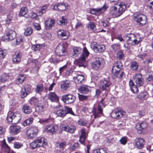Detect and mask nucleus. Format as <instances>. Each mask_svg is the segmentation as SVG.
<instances>
[{
	"instance_id": "obj_19",
	"label": "nucleus",
	"mask_w": 153,
	"mask_h": 153,
	"mask_svg": "<svg viewBox=\"0 0 153 153\" xmlns=\"http://www.w3.org/2000/svg\"><path fill=\"white\" fill-rule=\"evenodd\" d=\"M145 140L142 138H137L135 140L136 147L138 149H141L144 147Z\"/></svg>"
},
{
	"instance_id": "obj_21",
	"label": "nucleus",
	"mask_w": 153,
	"mask_h": 153,
	"mask_svg": "<svg viewBox=\"0 0 153 153\" xmlns=\"http://www.w3.org/2000/svg\"><path fill=\"white\" fill-rule=\"evenodd\" d=\"M55 24V20L53 19H48L45 21V28L47 29H51Z\"/></svg>"
},
{
	"instance_id": "obj_63",
	"label": "nucleus",
	"mask_w": 153,
	"mask_h": 153,
	"mask_svg": "<svg viewBox=\"0 0 153 153\" xmlns=\"http://www.w3.org/2000/svg\"><path fill=\"white\" fill-rule=\"evenodd\" d=\"M91 67L93 69L95 70H98L100 68L94 62H93L92 63L91 65Z\"/></svg>"
},
{
	"instance_id": "obj_13",
	"label": "nucleus",
	"mask_w": 153,
	"mask_h": 153,
	"mask_svg": "<svg viewBox=\"0 0 153 153\" xmlns=\"http://www.w3.org/2000/svg\"><path fill=\"white\" fill-rule=\"evenodd\" d=\"M134 80L137 85L139 86H142L144 84V79L142 78L141 74H135L133 77Z\"/></svg>"
},
{
	"instance_id": "obj_17",
	"label": "nucleus",
	"mask_w": 153,
	"mask_h": 153,
	"mask_svg": "<svg viewBox=\"0 0 153 153\" xmlns=\"http://www.w3.org/2000/svg\"><path fill=\"white\" fill-rule=\"evenodd\" d=\"M66 4L63 2L58 3L54 5L53 7V9L57 11L64 10L66 9Z\"/></svg>"
},
{
	"instance_id": "obj_41",
	"label": "nucleus",
	"mask_w": 153,
	"mask_h": 153,
	"mask_svg": "<svg viewBox=\"0 0 153 153\" xmlns=\"http://www.w3.org/2000/svg\"><path fill=\"white\" fill-rule=\"evenodd\" d=\"M33 33L32 28L31 27H28L25 30L24 34L26 36H30Z\"/></svg>"
},
{
	"instance_id": "obj_25",
	"label": "nucleus",
	"mask_w": 153,
	"mask_h": 153,
	"mask_svg": "<svg viewBox=\"0 0 153 153\" xmlns=\"http://www.w3.org/2000/svg\"><path fill=\"white\" fill-rule=\"evenodd\" d=\"M62 129L70 133H73L74 132L76 128L74 126L70 125V126H66L63 127Z\"/></svg>"
},
{
	"instance_id": "obj_45",
	"label": "nucleus",
	"mask_w": 153,
	"mask_h": 153,
	"mask_svg": "<svg viewBox=\"0 0 153 153\" xmlns=\"http://www.w3.org/2000/svg\"><path fill=\"white\" fill-rule=\"evenodd\" d=\"M28 12L27 9L25 7H23L21 8L20 11L19 15L22 16H24Z\"/></svg>"
},
{
	"instance_id": "obj_59",
	"label": "nucleus",
	"mask_w": 153,
	"mask_h": 153,
	"mask_svg": "<svg viewBox=\"0 0 153 153\" xmlns=\"http://www.w3.org/2000/svg\"><path fill=\"white\" fill-rule=\"evenodd\" d=\"M79 48L77 47H74L73 48V51L74 53V55L76 56L79 54L80 53V51L79 50Z\"/></svg>"
},
{
	"instance_id": "obj_33",
	"label": "nucleus",
	"mask_w": 153,
	"mask_h": 153,
	"mask_svg": "<svg viewBox=\"0 0 153 153\" xmlns=\"http://www.w3.org/2000/svg\"><path fill=\"white\" fill-rule=\"evenodd\" d=\"M45 131L49 133H53L55 132L54 126L52 125L46 126L45 127Z\"/></svg>"
},
{
	"instance_id": "obj_27",
	"label": "nucleus",
	"mask_w": 153,
	"mask_h": 153,
	"mask_svg": "<svg viewBox=\"0 0 153 153\" xmlns=\"http://www.w3.org/2000/svg\"><path fill=\"white\" fill-rule=\"evenodd\" d=\"M74 79L75 83L79 84L81 83L82 81L84 79V76L83 75L79 74H77L76 77H74Z\"/></svg>"
},
{
	"instance_id": "obj_8",
	"label": "nucleus",
	"mask_w": 153,
	"mask_h": 153,
	"mask_svg": "<svg viewBox=\"0 0 153 153\" xmlns=\"http://www.w3.org/2000/svg\"><path fill=\"white\" fill-rule=\"evenodd\" d=\"M16 36V32L11 30L7 33L5 35L2 36V39L3 41H12Z\"/></svg>"
},
{
	"instance_id": "obj_7",
	"label": "nucleus",
	"mask_w": 153,
	"mask_h": 153,
	"mask_svg": "<svg viewBox=\"0 0 153 153\" xmlns=\"http://www.w3.org/2000/svg\"><path fill=\"white\" fill-rule=\"evenodd\" d=\"M75 96L71 94L63 95L62 97V100L66 104H70L74 102L76 100Z\"/></svg>"
},
{
	"instance_id": "obj_39",
	"label": "nucleus",
	"mask_w": 153,
	"mask_h": 153,
	"mask_svg": "<svg viewBox=\"0 0 153 153\" xmlns=\"http://www.w3.org/2000/svg\"><path fill=\"white\" fill-rule=\"evenodd\" d=\"M135 35L133 34H127L126 36V38L128 44H129L130 42H131L133 39L135 38Z\"/></svg>"
},
{
	"instance_id": "obj_14",
	"label": "nucleus",
	"mask_w": 153,
	"mask_h": 153,
	"mask_svg": "<svg viewBox=\"0 0 153 153\" xmlns=\"http://www.w3.org/2000/svg\"><path fill=\"white\" fill-rule=\"evenodd\" d=\"M92 113L95 118L99 117L103 114V110L100 105H98L97 108L93 107Z\"/></svg>"
},
{
	"instance_id": "obj_57",
	"label": "nucleus",
	"mask_w": 153,
	"mask_h": 153,
	"mask_svg": "<svg viewBox=\"0 0 153 153\" xmlns=\"http://www.w3.org/2000/svg\"><path fill=\"white\" fill-rule=\"evenodd\" d=\"M7 9L6 8L0 6V13L3 15H4L6 13Z\"/></svg>"
},
{
	"instance_id": "obj_42",
	"label": "nucleus",
	"mask_w": 153,
	"mask_h": 153,
	"mask_svg": "<svg viewBox=\"0 0 153 153\" xmlns=\"http://www.w3.org/2000/svg\"><path fill=\"white\" fill-rule=\"evenodd\" d=\"M33 121V118L32 117H30L25 120L22 124L24 126H26L30 125L32 123Z\"/></svg>"
},
{
	"instance_id": "obj_6",
	"label": "nucleus",
	"mask_w": 153,
	"mask_h": 153,
	"mask_svg": "<svg viewBox=\"0 0 153 153\" xmlns=\"http://www.w3.org/2000/svg\"><path fill=\"white\" fill-rule=\"evenodd\" d=\"M111 83L108 79H103L100 82V86L103 91H105V93L107 94L110 89V86Z\"/></svg>"
},
{
	"instance_id": "obj_1",
	"label": "nucleus",
	"mask_w": 153,
	"mask_h": 153,
	"mask_svg": "<svg viewBox=\"0 0 153 153\" xmlns=\"http://www.w3.org/2000/svg\"><path fill=\"white\" fill-rule=\"evenodd\" d=\"M122 65L120 61H117L114 64L112 68V77L113 79H115L117 77L120 79H122L123 76H125L123 72H120L122 68Z\"/></svg>"
},
{
	"instance_id": "obj_46",
	"label": "nucleus",
	"mask_w": 153,
	"mask_h": 153,
	"mask_svg": "<svg viewBox=\"0 0 153 153\" xmlns=\"http://www.w3.org/2000/svg\"><path fill=\"white\" fill-rule=\"evenodd\" d=\"M23 89L25 91L29 93L31 90V86L29 84H25L24 86Z\"/></svg>"
},
{
	"instance_id": "obj_4",
	"label": "nucleus",
	"mask_w": 153,
	"mask_h": 153,
	"mask_svg": "<svg viewBox=\"0 0 153 153\" xmlns=\"http://www.w3.org/2000/svg\"><path fill=\"white\" fill-rule=\"evenodd\" d=\"M21 119L19 114L14 113L11 111L8 112L7 117V120L9 123H16L19 122Z\"/></svg>"
},
{
	"instance_id": "obj_47",
	"label": "nucleus",
	"mask_w": 153,
	"mask_h": 153,
	"mask_svg": "<svg viewBox=\"0 0 153 153\" xmlns=\"http://www.w3.org/2000/svg\"><path fill=\"white\" fill-rule=\"evenodd\" d=\"M78 94L79 100L80 101L86 100L88 99V96L80 94L79 93Z\"/></svg>"
},
{
	"instance_id": "obj_29",
	"label": "nucleus",
	"mask_w": 153,
	"mask_h": 153,
	"mask_svg": "<svg viewBox=\"0 0 153 153\" xmlns=\"http://www.w3.org/2000/svg\"><path fill=\"white\" fill-rule=\"evenodd\" d=\"M69 81L68 80L63 81L60 85L61 88L62 90H66L69 87Z\"/></svg>"
},
{
	"instance_id": "obj_64",
	"label": "nucleus",
	"mask_w": 153,
	"mask_h": 153,
	"mask_svg": "<svg viewBox=\"0 0 153 153\" xmlns=\"http://www.w3.org/2000/svg\"><path fill=\"white\" fill-rule=\"evenodd\" d=\"M147 7L151 9H153V0H150L149 3L147 5Z\"/></svg>"
},
{
	"instance_id": "obj_16",
	"label": "nucleus",
	"mask_w": 153,
	"mask_h": 153,
	"mask_svg": "<svg viewBox=\"0 0 153 153\" xmlns=\"http://www.w3.org/2000/svg\"><path fill=\"white\" fill-rule=\"evenodd\" d=\"M125 114V111H113L111 113V116L114 118L119 119L122 117Z\"/></svg>"
},
{
	"instance_id": "obj_24",
	"label": "nucleus",
	"mask_w": 153,
	"mask_h": 153,
	"mask_svg": "<svg viewBox=\"0 0 153 153\" xmlns=\"http://www.w3.org/2000/svg\"><path fill=\"white\" fill-rule=\"evenodd\" d=\"M10 130L12 134H16L21 131V127L18 125H13L10 126Z\"/></svg>"
},
{
	"instance_id": "obj_5",
	"label": "nucleus",
	"mask_w": 153,
	"mask_h": 153,
	"mask_svg": "<svg viewBox=\"0 0 153 153\" xmlns=\"http://www.w3.org/2000/svg\"><path fill=\"white\" fill-rule=\"evenodd\" d=\"M133 19L138 25L141 27L144 26L146 24L147 18L145 15L137 13L134 14Z\"/></svg>"
},
{
	"instance_id": "obj_12",
	"label": "nucleus",
	"mask_w": 153,
	"mask_h": 153,
	"mask_svg": "<svg viewBox=\"0 0 153 153\" xmlns=\"http://www.w3.org/2000/svg\"><path fill=\"white\" fill-rule=\"evenodd\" d=\"M38 133V130L36 127L30 128L27 131V135L29 138L32 139L36 137Z\"/></svg>"
},
{
	"instance_id": "obj_23",
	"label": "nucleus",
	"mask_w": 153,
	"mask_h": 153,
	"mask_svg": "<svg viewBox=\"0 0 153 153\" xmlns=\"http://www.w3.org/2000/svg\"><path fill=\"white\" fill-rule=\"evenodd\" d=\"M48 99L52 102H57L59 100L58 96L54 92H50L48 95Z\"/></svg>"
},
{
	"instance_id": "obj_55",
	"label": "nucleus",
	"mask_w": 153,
	"mask_h": 153,
	"mask_svg": "<svg viewBox=\"0 0 153 153\" xmlns=\"http://www.w3.org/2000/svg\"><path fill=\"white\" fill-rule=\"evenodd\" d=\"M117 55V57L120 60L123 59L124 56L123 53L121 51H119Z\"/></svg>"
},
{
	"instance_id": "obj_40",
	"label": "nucleus",
	"mask_w": 153,
	"mask_h": 153,
	"mask_svg": "<svg viewBox=\"0 0 153 153\" xmlns=\"http://www.w3.org/2000/svg\"><path fill=\"white\" fill-rule=\"evenodd\" d=\"M86 27L93 31H94L96 30L95 25L93 22H90L89 23L86 25Z\"/></svg>"
},
{
	"instance_id": "obj_10",
	"label": "nucleus",
	"mask_w": 153,
	"mask_h": 153,
	"mask_svg": "<svg viewBox=\"0 0 153 153\" xmlns=\"http://www.w3.org/2000/svg\"><path fill=\"white\" fill-rule=\"evenodd\" d=\"M108 7L107 5L104 4L100 8L92 9L91 10V13L97 16L100 15L106 10Z\"/></svg>"
},
{
	"instance_id": "obj_20",
	"label": "nucleus",
	"mask_w": 153,
	"mask_h": 153,
	"mask_svg": "<svg viewBox=\"0 0 153 153\" xmlns=\"http://www.w3.org/2000/svg\"><path fill=\"white\" fill-rule=\"evenodd\" d=\"M85 61V56H82L79 59L76 60V65L79 67H83L85 68L86 66Z\"/></svg>"
},
{
	"instance_id": "obj_56",
	"label": "nucleus",
	"mask_w": 153,
	"mask_h": 153,
	"mask_svg": "<svg viewBox=\"0 0 153 153\" xmlns=\"http://www.w3.org/2000/svg\"><path fill=\"white\" fill-rule=\"evenodd\" d=\"M79 141L82 144L85 145V140L86 138V136H80L79 137Z\"/></svg>"
},
{
	"instance_id": "obj_37",
	"label": "nucleus",
	"mask_w": 153,
	"mask_h": 153,
	"mask_svg": "<svg viewBox=\"0 0 153 153\" xmlns=\"http://www.w3.org/2000/svg\"><path fill=\"white\" fill-rule=\"evenodd\" d=\"M9 78V76L7 74H2L0 77V82L4 83L6 82Z\"/></svg>"
},
{
	"instance_id": "obj_58",
	"label": "nucleus",
	"mask_w": 153,
	"mask_h": 153,
	"mask_svg": "<svg viewBox=\"0 0 153 153\" xmlns=\"http://www.w3.org/2000/svg\"><path fill=\"white\" fill-rule=\"evenodd\" d=\"M132 91L134 93H137L138 91V88L136 85H134L130 88Z\"/></svg>"
},
{
	"instance_id": "obj_32",
	"label": "nucleus",
	"mask_w": 153,
	"mask_h": 153,
	"mask_svg": "<svg viewBox=\"0 0 153 153\" xmlns=\"http://www.w3.org/2000/svg\"><path fill=\"white\" fill-rule=\"evenodd\" d=\"M137 128L140 130H144L148 126V124L146 122L143 121L141 123L137 124Z\"/></svg>"
},
{
	"instance_id": "obj_28",
	"label": "nucleus",
	"mask_w": 153,
	"mask_h": 153,
	"mask_svg": "<svg viewBox=\"0 0 153 153\" xmlns=\"http://www.w3.org/2000/svg\"><path fill=\"white\" fill-rule=\"evenodd\" d=\"M22 110L24 113L27 114H30L32 111L31 107L26 104L23 105L22 108Z\"/></svg>"
},
{
	"instance_id": "obj_60",
	"label": "nucleus",
	"mask_w": 153,
	"mask_h": 153,
	"mask_svg": "<svg viewBox=\"0 0 153 153\" xmlns=\"http://www.w3.org/2000/svg\"><path fill=\"white\" fill-rule=\"evenodd\" d=\"M49 60L51 63H55L59 61V60H58L56 59L54 56L52 57Z\"/></svg>"
},
{
	"instance_id": "obj_34",
	"label": "nucleus",
	"mask_w": 153,
	"mask_h": 153,
	"mask_svg": "<svg viewBox=\"0 0 153 153\" xmlns=\"http://www.w3.org/2000/svg\"><path fill=\"white\" fill-rule=\"evenodd\" d=\"M148 94L145 92L140 93L137 96V98L141 100H146L148 97Z\"/></svg>"
},
{
	"instance_id": "obj_18",
	"label": "nucleus",
	"mask_w": 153,
	"mask_h": 153,
	"mask_svg": "<svg viewBox=\"0 0 153 153\" xmlns=\"http://www.w3.org/2000/svg\"><path fill=\"white\" fill-rule=\"evenodd\" d=\"M22 54L20 52L16 51L13 55L12 60L14 64H17L21 60Z\"/></svg>"
},
{
	"instance_id": "obj_38",
	"label": "nucleus",
	"mask_w": 153,
	"mask_h": 153,
	"mask_svg": "<svg viewBox=\"0 0 153 153\" xmlns=\"http://www.w3.org/2000/svg\"><path fill=\"white\" fill-rule=\"evenodd\" d=\"M43 90V84H38L35 89V91L36 93H40Z\"/></svg>"
},
{
	"instance_id": "obj_35",
	"label": "nucleus",
	"mask_w": 153,
	"mask_h": 153,
	"mask_svg": "<svg viewBox=\"0 0 153 153\" xmlns=\"http://www.w3.org/2000/svg\"><path fill=\"white\" fill-rule=\"evenodd\" d=\"M66 144L67 142L65 141L58 142L56 143V146L57 148L61 149L60 151H62L66 147Z\"/></svg>"
},
{
	"instance_id": "obj_31",
	"label": "nucleus",
	"mask_w": 153,
	"mask_h": 153,
	"mask_svg": "<svg viewBox=\"0 0 153 153\" xmlns=\"http://www.w3.org/2000/svg\"><path fill=\"white\" fill-rule=\"evenodd\" d=\"M26 77L22 74H19L16 81V83L17 84H22L25 80Z\"/></svg>"
},
{
	"instance_id": "obj_49",
	"label": "nucleus",
	"mask_w": 153,
	"mask_h": 153,
	"mask_svg": "<svg viewBox=\"0 0 153 153\" xmlns=\"http://www.w3.org/2000/svg\"><path fill=\"white\" fill-rule=\"evenodd\" d=\"M7 54V51L5 50L0 48V58H4Z\"/></svg>"
},
{
	"instance_id": "obj_53",
	"label": "nucleus",
	"mask_w": 153,
	"mask_h": 153,
	"mask_svg": "<svg viewBox=\"0 0 153 153\" xmlns=\"http://www.w3.org/2000/svg\"><path fill=\"white\" fill-rule=\"evenodd\" d=\"M103 60L102 58H99L96 59V61L94 62L98 66L100 67L101 63L102 62Z\"/></svg>"
},
{
	"instance_id": "obj_48",
	"label": "nucleus",
	"mask_w": 153,
	"mask_h": 153,
	"mask_svg": "<svg viewBox=\"0 0 153 153\" xmlns=\"http://www.w3.org/2000/svg\"><path fill=\"white\" fill-rule=\"evenodd\" d=\"M38 102L37 99L35 97H32L30 100V102L31 105H36Z\"/></svg>"
},
{
	"instance_id": "obj_9",
	"label": "nucleus",
	"mask_w": 153,
	"mask_h": 153,
	"mask_svg": "<svg viewBox=\"0 0 153 153\" xmlns=\"http://www.w3.org/2000/svg\"><path fill=\"white\" fill-rule=\"evenodd\" d=\"M91 46V48L96 53L103 52L105 49V47L104 45H99L96 42H93Z\"/></svg>"
},
{
	"instance_id": "obj_44",
	"label": "nucleus",
	"mask_w": 153,
	"mask_h": 153,
	"mask_svg": "<svg viewBox=\"0 0 153 153\" xmlns=\"http://www.w3.org/2000/svg\"><path fill=\"white\" fill-rule=\"evenodd\" d=\"M120 48V44H114L112 45L111 47V50L112 51L115 52Z\"/></svg>"
},
{
	"instance_id": "obj_52",
	"label": "nucleus",
	"mask_w": 153,
	"mask_h": 153,
	"mask_svg": "<svg viewBox=\"0 0 153 153\" xmlns=\"http://www.w3.org/2000/svg\"><path fill=\"white\" fill-rule=\"evenodd\" d=\"M23 144L18 142H15L14 143V147L15 148L19 149L23 146Z\"/></svg>"
},
{
	"instance_id": "obj_3",
	"label": "nucleus",
	"mask_w": 153,
	"mask_h": 153,
	"mask_svg": "<svg viewBox=\"0 0 153 153\" xmlns=\"http://www.w3.org/2000/svg\"><path fill=\"white\" fill-rule=\"evenodd\" d=\"M47 140L44 137H39L37 139L32 142L30 146L32 149L41 147H44L47 145Z\"/></svg>"
},
{
	"instance_id": "obj_54",
	"label": "nucleus",
	"mask_w": 153,
	"mask_h": 153,
	"mask_svg": "<svg viewBox=\"0 0 153 153\" xmlns=\"http://www.w3.org/2000/svg\"><path fill=\"white\" fill-rule=\"evenodd\" d=\"M29 93L27 92V91H24L23 88H22L20 96L21 98H24L26 97Z\"/></svg>"
},
{
	"instance_id": "obj_22",
	"label": "nucleus",
	"mask_w": 153,
	"mask_h": 153,
	"mask_svg": "<svg viewBox=\"0 0 153 153\" xmlns=\"http://www.w3.org/2000/svg\"><path fill=\"white\" fill-rule=\"evenodd\" d=\"M110 13L114 18L117 17L121 15L117 7L114 6L112 7L111 8Z\"/></svg>"
},
{
	"instance_id": "obj_11",
	"label": "nucleus",
	"mask_w": 153,
	"mask_h": 153,
	"mask_svg": "<svg viewBox=\"0 0 153 153\" xmlns=\"http://www.w3.org/2000/svg\"><path fill=\"white\" fill-rule=\"evenodd\" d=\"M55 52L56 54L59 56H62L66 53L64 45L62 44H59L56 48Z\"/></svg>"
},
{
	"instance_id": "obj_61",
	"label": "nucleus",
	"mask_w": 153,
	"mask_h": 153,
	"mask_svg": "<svg viewBox=\"0 0 153 153\" xmlns=\"http://www.w3.org/2000/svg\"><path fill=\"white\" fill-rule=\"evenodd\" d=\"M83 55L82 56H85L88 57L89 54V53L85 47H84L83 49Z\"/></svg>"
},
{
	"instance_id": "obj_50",
	"label": "nucleus",
	"mask_w": 153,
	"mask_h": 153,
	"mask_svg": "<svg viewBox=\"0 0 153 153\" xmlns=\"http://www.w3.org/2000/svg\"><path fill=\"white\" fill-rule=\"evenodd\" d=\"M24 37L23 36H19L16 38V44L19 45V44L23 42Z\"/></svg>"
},
{
	"instance_id": "obj_43",
	"label": "nucleus",
	"mask_w": 153,
	"mask_h": 153,
	"mask_svg": "<svg viewBox=\"0 0 153 153\" xmlns=\"http://www.w3.org/2000/svg\"><path fill=\"white\" fill-rule=\"evenodd\" d=\"M42 46V44H36L33 45L32 47V49L35 51H39Z\"/></svg>"
},
{
	"instance_id": "obj_36",
	"label": "nucleus",
	"mask_w": 153,
	"mask_h": 153,
	"mask_svg": "<svg viewBox=\"0 0 153 153\" xmlns=\"http://www.w3.org/2000/svg\"><path fill=\"white\" fill-rule=\"evenodd\" d=\"M138 66V63L134 61L131 63L130 68L133 71H136L137 70Z\"/></svg>"
},
{
	"instance_id": "obj_2",
	"label": "nucleus",
	"mask_w": 153,
	"mask_h": 153,
	"mask_svg": "<svg viewBox=\"0 0 153 153\" xmlns=\"http://www.w3.org/2000/svg\"><path fill=\"white\" fill-rule=\"evenodd\" d=\"M68 114L75 115L71 108H69L66 106L63 108L60 105L59 106V107L57 108L56 114L58 116L63 117Z\"/></svg>"
},
{
	"instance_id": "obj_30",
	"label": "nucleus",
	"mask_w": 153,
	"mask_h": 153,
	"mask_svg": "<svg viewBox=\"0 0 153 153\" xmlns=\"http://www.w3.org/2000/svg\"><path fill=\"white\" fill-rule=\"evenodd\" d=\"M119 8L118 10L121 15L125 11L126 9V6L123 2H120L118 5Z\"/></svg>"
},
{
	"instance_id": "obj_26",
	"label": "nucleus",
	"mask_w": 153,
	"mask_h": 153,
	"mask_svg": "<svg viewBox=\"0 0 153 153\" xmlns=\"http://www.w3.org/2000/svg\"><path fill=\"white\" fill-rule=\"evenodd\" d=\"M89 88H90L87 85L82 86L78 88V91L81 93L85 94L90 91Z\"/></svg>"
},
{
	"instance_id": "obj_15",
	"label": "nucleus",
	"mask_w": 153,
	"mask_h": 153,
	"mask_svg": "<svg viewBox=\"0 0 153 153\" xmlns=\"http://www.w3.org/2000/svg\"><path fill=\"white\" fill-rule=\"evenodd\" d=\"M58 37L64 39H67L69 35V32L66 30L60 29L57 31Z\"/></svg>"
},
{
	"instance_id": "obj_62",
	"label": "nucleus",
	"mask_w": 153,
	"mask_h": 153,
	"mask_svg": "<svg viewBox=\"0 0 153 153\" xmlns=\"http://www.w3.org/2000/svg\"><path fill=\"white\" fill-rule=\"evenodd\" d=\"M78 123L79 125L81 126H85L87 124L82 119H80L78 120Z\"/></svg>"
},
{
	"instance_id": "obj_51",
	"label": "nucleus",
	"mask_w": 153,
	"mask_h": 153,
	"mask_svg": "<svg viewBox=\"0 0 153 153\" xmlns=\"http://www.w3.org/2000/svg\"><path fill=\"white\" fill-rule=\"evenodd\" d=\"M47 7L46 6H42L41 10L39 11V15L41 16L43 14V13H45L47 9Z\"/></svg>"
}]
</instances>
